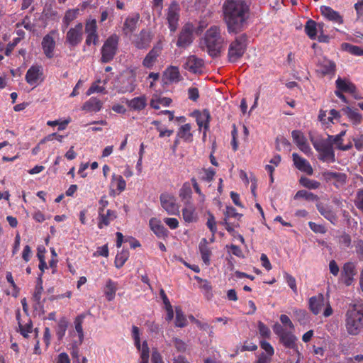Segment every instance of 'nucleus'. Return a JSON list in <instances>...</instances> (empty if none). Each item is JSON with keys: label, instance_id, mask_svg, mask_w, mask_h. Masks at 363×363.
Here are the masks:
<instances>
[{"label": "nucleus", "instance_id": "obj_1", "mask_svg": "<svg viewBox=\"0 0 363 363\" xmlns=\"http://www.w3.org/2000/svg\"><path fill=\"white\" fill-rule=\"evenodd\" d=\"M250 0H225L223 6L224 21L230 33H237L246 26L250 16Z\"/></svg>", "mask_w": 363, "mask_h": 363}, {"label": "nucleus", "instance_id": "obj_28", "mask_svg": "<svg viewBox=\"0 0 363 363\" xmlns=\"http://www.w3.org/2000/svg\"><path fill=\"white\" fill-rule=\"evenodd\" d=\"M126 104L130 110L140 111L147 106V98L144 95L137 96L130 100H127Z\"/></svg>", "mask_w": 363, "mask_h": 363}, {"label": "nucleus", "instance_id": "obj_10", "mask_svg": "<svg viewBox=\"0 0 363 363\" xmlns=\"http://www.w3.org/2000/svg\"><path fill=\"white\" fill-rule=\"evenodd\" d=\"M180 8L177 2H172L168 8L167 21L171 32H175L178 27Z\"/></svg>", "mask_w": 363, "mask_h": 363}, {"label": "nucleus", "instance_id": "obj_24", "mask_svg": "<svg viewBox=\"0 0 363 363\" xmlns=\"http://www.w3.org/2000/svg\"><path fill=\"white\" fill-rule=\"evenodd\" d=\"M355 267V264L352 262H347L343 266L341 278L347 286L351 285L354 280Z\"/></svg>", "mask_w": 363, "mask_h": 363}, {"label": "nucleus", "instance_id": "obj_2", "mask_svg": "<svg viewBox=\"0 0 363 363\" xmlns=\"http://www.w3.org/2000/svg\"><path fill=\"white\" fill-rule=\"evenodd\" d=\"M224 44V38L218 26H211L200 40V47L206 50L211 57H216L220 53Z\"/></svg>", "mask_w": 363, "mask_h": 363}, {"label": "nucleus", "instance_id": "obj_19", "mask_svg": "<svg viewBox=\"0 0 363 363\" xmlns=\"http://www.w3.org/2000/svg\"><path fill=\"white\" fill-rule=\"evenodd\" d=\"M291 136L294 142L303 153L308 155L311 152V149L307 143V140L300 130H293Z\"/></svg>", "mask_w": 363, "mask_h": 363}, {"label": "nucleus", "instance_id": "obj_51", "mask_svg": "<svg viewBox=\"0 0 363 363\" xmlns=\"http://www.w3.org/2000/svg\"><path fill=\"white\" fill-rule=\"evenodd\" d=\"M43 291V281H42V278H41V274H39L38 279H37V284L35 288V291L33 295V298L37 303H40V302Z\"/></svg>", "mask_w": 363, "mask_h": 363}, {"label": "nucleus", "instance_id": "obj_14", "mask_svg": "<svg viewBox=\"0 0 363 363\" xmlns=\"http://www.w3.org/2000/svg\"><path fill=\"white\" fill-rule=\"evenodd\" d=\"M203 65L204 63L202 59L198 58L195 55H190L186 59L183 67L189 72L197 74L202 72Z\"/></svg>", "mask_w": 363, "mask_h": 363}, {"label": "nucleus", "instance_id": "obj_17", "mask_svg": "<svg viewBox=\"0 0 363 363\" xmlns=\"http://www.w3.org/2000/svg\"><path fill=\"white\" fill-rule=\"evenodd\" d=\"M194 116L199 129L201 130L203 128V137H205L206 132L209 129V123L211 119L210 112L208 110L204 109L202 111H195Z\"/></svg>", "mask_w": 363, "mask_h": 363}, {"label": "nucleus", "instance_id": "obj_16", "mask_svg": "<svg viewBox=\"0 0 363 363\" xmlns=\"http://www.w3.org/2000/svg\"><path fill=\"white\" fill-rule=\"evenodd\" d=\"M152 41L151 33L147 30H142L140 33L135 36L134 45L140 50L146 49Z\"/></svg>", "mask_w": 363, "mask_h": 363}, {"label": "nucleus", "instance_id": "obj_34", "mask_svg": "<svg viewBox=\"0 0 363 363\" xmlns=\"http://www.w3.org/2000/svg\"><path fill=\"white\" fill-rule=\"evenodd\" d=\"M138 19L139 16L138 14L126 18L123 27V30L125 35L132 33L135 30Z\"/></svg>", "mask_w": 363, "mask_h": 363}, {"label": "nucleus", "instance_id": "obj_13", "mask_svg": "<svg viewBox=\"0 0 363 363\" xmlns=\"http://www.w3.org/2000/svg\"><path fill=\"white\" fill-rule=\"evenodd\" d=\"M162 46L161 43L155 45L146 55L143 60V65L145 68L152 69L157 62V57L161 54Z\"/></svg>", "mask_w": 363, "mask_h": 363}, {"label": "nucleus", "instance_id": "obj_27", "mask_svg": "<svg viewBox=\"0 0 363 363\" xmlns=\"http://www.w3.org/2000/svg\"><path fill=\"white\" fill-rule=\"evenodd\" d=\"M149 223L151 230L158 238H164L168 235V230L163 226L160 220L152 218Z\"/></svg>", "mask_w": 363, "mask_h": 363}, {"label": "nucleus", "instance_id": "obj_59", "mask_svg": "<svg viewBox=\"0 0 363 363\" xmlns=\"http://www.w3.org/2000/svg\"><path fill=\"white\" fill-rule=\"evenodd\" d=\"M308 225L311 230L315 233L325 234L326 233L325 228L322 225L311 221L308 223Z\"/></svg>", "mask_w": 363, "mask_h": 363}, {"label": "nucleus", "instance_id": "obj_49", "mask_svg": "<svg viewBox=\"0 0 363 363\" xmlns=\"http://www.w3.org/2000/svg\"><path fill=\"white\" fill-rule=\"evenodd\" d=\"M191 188L189 183H184L181 189H179V195L182 201H190L189 199L191 197Z\"/></svg>", "mask_w": 363, "mask_h": 363}, {"label": "nucleus", "instance_id": "obj_62", "mask_svg": "<svg viewBox=\"0 0 363 363\" xmlns=\"http://www.w3.org/2000/svg\"><path fill=\"white\" fill-rule=\"evenodd\" d=\"M276 142L279 149L282 147L286 148L287 150H290L291 144L289 141L284 137H278L276 140Z\"/></svg>", "mask_w": 363, "mask_h": 363}, {"label": "nucleus", "instance_id": "obj_41", "mask_svg": "<svg viewBox=\"0 0 363 363\" xmlns=\"http://www.w3.org/2000/svg\"><path fill=\"white\" fill-rule=\"evenodd\" d=\"M191 129V126L189 123L184 124L179 128L177 135L186 142H191L192 140Z\"/></svg>", "mask_w": 363, "mask_h": 363}, {"label": "nucleus", "instance_id": "obj_55", "mask_svg": "<svg viewBox=\"0 0 363 363\" xmlns=\"http://www.w3.org/2000/svg\"><path fill=\"white\" fill-rule=\"evenodd\" d=\"M260 347L266 352L264 353L266 356H269L270 357L273 356L274 353V348L268 342L264 340L260 341Z\"/></svg>", "mask_w": 363, "mask_h": 363}, {"label": "nucleus", "instance_id": "obj_45", "mask_svg": "<svg viewBox=\"0 0 363 363\" xmlns=\"http://www.w3.org/2000/svg\"><path fill=\"white\" fill-rule=\"evenodd\" d=\"M241 214L238 213L236 209L233 206H227L225 212V219L223 223L226 225V230L228 231L231 230V228L228 225L227 220L230 218H238L241 217Z\"/></svg>", "mask_w": 363, "mask_h": 363}, {"label": "nucleus", "instance_id": "obj_26", "mask_svg": "<svg viewBox=\"0 0 363 363\" xmlns=\"http://www.w3.org/2000/svg\"><path fill=\"white\" fill-rule=\"evenodd\" d=\"M318 72L323 75L334 74L336 65L334 62L330 60L323 57L319 60L318 63Z\"/></svg>", "mask_w": 363, "mask_h": 363}, {"label": "nucleus", "instance_id": "obj_47", "mask_svg": "<svg viewBox=\"0 0 363 363\" xmlns=\"http://www.w3.org/2000/svg\"><path fill=\"white\" fill-rule=\"evenodd\" d=\"M342 49L355 56H363V48L347 43L342 44Z\"/></svg>", "mask_w": 363, "mask_h": 363}, {"label": "nucleus", "instance_id": "obj_38", "mask_svg": "<svg viewBox=\"0 0 363 363\" xmlns=\"http://www.w3.org/2000/svg\"><path fill=\"white\" fill-rule=\"evenodd\" d=\"M135 346L137 347L138 352H140V363H148L150 357V349L147 341H143L142 344L139 342L138 345H135Z\"/></svg>", "mask_w": 363, "mask_h": 363}, {"label": "nucleus", "instance_id": "obj_36", "mask_svg": "<svg viewBox=\"0 0 363 363\" xmlns=\"http://www.w3.org/2000/svg\"><path fill=\"white\" fill-rule=\"evenodd\" d=\"M342 111L347 116L348 119L352 123L353 125H357L361 123L362 116L357 110H354L350 107H345L342 108Z\"/></svg>", "mask_w": 363, "mask_h": 363}, {"label": "nucleus", "instance_id": "obj_35", "mask_svg": "<svg viewBox=\"0 0 363 363\" xmlns=\"http://www.w3.org/2000/svg\"><path fill=\"white\" fill-rule=\"evenodd\" d=\"M118 289V284L111 279L106 281L104 291L106 298L108 301H113L116 296V292Z\"/></svg>", "mask_w": 363, "mask_h": 363}, {"label": "nucleus", "instance_id": "obj_48", "mask_svg": "<svg viewBox=\"0 0 363 363\" xmlns=\"http://www.w3.org/2000/svg\"><path fill=\"white\" fill-rule=\"evenodd\" d=\"M176 318L175 325L179 328H184L187 325L186 315L180 307L175 308Z\"/></svg>", "mask_w": 363, "mask_h": 363}, {"label": "nucleus", "instance_id": "obj_31", "mask_svg": "<svg viewBox=\"0 0 363 363\" xmlns=\"http://www.w3.org/2000/svg\"><path fill=\"white\" fill-rule=\"evenodd\" d=\"M280 342L284 345L285 347L293 349L296 351L298 350L297 345H296V337L291 333L287 331L280 337Z\"/></svg>", "mask_w": 363, "mask_h": 363}, {"label": "nucleus", "instance_id": "obj_5", "mask_svg": "<svg viewBox=\"0 0 363 363\" xmlns=\"http://www.w3.org/2000/svg\"><path fill=\"white\" fill-rule=\"evenodd\" d=\"M246 36L240 35L233 41L228 48V57L230 62H235L241 58L246 50Z\"/></svg>", "mask_w": 363, "mask_h": 363}, {"label": "nucleus", "instance_id": "obj_23", "mask_svg": "<svg viewBox=\"0 0 363 363\" xmlns=\"http://www.w3.org/2000/svg\"><path fill=\"white\" fill-rule=\"evenodd\" d=\"M292 158L294 166L299 171L308 175H311L313 174V168L311 164L306 159L300 157L297 153H293Z\"/></svg>", "mask_w": 363, "mask_h": 363}, {"label": "nucleus", "instance_id": "obj_4", "mask_svg": "<svg viewBox=\"0 0 363 363\" xmlns=\"http://www.w3.org/2000/svg\"><path fill=\"white\" fill-rule=\"evenodd\" d=\"M119 36L116 34L110 35L104 42L101 49V60L104 63L111 62L117 53Z\"/></svg>", "mask_w": 363, "mask_h": 363}, {"label": "nucleus", "instance_id": "obj_58", "mask_svg": "<svg viewBox=\"0 0 363 363\" xmlns=\"http://www.w3.org/2000/svg\"><path fill=\"white\" fill-rule=\"evenodd\" d=\"M338 242L343 247H348L351 245V237L348 234L343 233L338 237Z\"/></svg>", "mask_w": 363, "mask_h": 363}, {"label": "nucleus", "instance_id": "obj_54", "mask_svg": "<svg viewBox=\"0 0 363 363\" xmlns=\"http://www.w3.org/2000/svg\"><path fill=\"white\" fill-rule=\"evenodd\" d=\"M284 278L288 286L293 291V292L297 294L298 290L296 286V279L287 272L284 273Z\"/></svg>", "mask_w": 363, "mask_h": 363}, {"label": "nucleus", "instance_id": "obj_15", "mask_svg": "<svg viewBox=\"0 0 363 363\" xmlns=\"http://www.w3.org/2000/svg\"><path fill=\"white\" fill-rule=\"evenodd\" d=\"M96 21L95 19L90 20L86 22L85 26V32L86 33V44L90 45L91 44L96 45L99 35L96 33Z\"/></svg>", "mask_w": 363, "mask_h": 363}, {"label": "nucleus", "instance_id": "obj_57", "mask_svg": "<svg viewBox=\"0 0 363 363\" xmlns=\"http://www.w3.org/2000/svg\"><path fill=\"white\" fill-rule=\"evenodd\" d=\"M105 91L104 86H101L97 84L96 82H94L91 84V86L86 91V96H90L94 93H104Z\"/></svg>", "mask_w": 363, "mask_h": 363}, {"label": "nucleus", "instance_id": "obj_60", "mask_svg": "<svg viewBox=\"0 0 363 363\" xmlns=\"http://www.w3.org/2000/svg\"><path fill=\"white\" fill-rule=\"evenodd\" d=\"M206 225H207L208 228H209V230H211V232L212 233V234H215L216 233V230H217L216 222L215 220V217L213 216V214H211V213L208 214V218Z\"/></svg>", "mask_w": 363, "mask_h": 363}, {"label": "nucleus", "instance_id": "obj_42", "mask_svg": "<svg viewBox=\"0 0 363 363\" xmlns=\"http://www.w3.org/2000/svg\"><path fill=\"white\" fill-rule=\"evenodd\" d=\"M172 99L167 97L152 98L150 101V106L155 109H159L160 106L167 107L170 105Z\"/></svg>", "mask_w": 363, "mask_h": 363}, {"label": "nucleus", "instance_id": "obj_18", "mask_svg": "<svg viewBox=\"0 0 363 363\" xmlns=\"http://www.w3.org/2000/svg\"><path fill=\"white\" fill-rule=\"evenodd\" d=\"M326 301L323 294H319L316 296L311 297L308 300V307L310 311L314 314L318 315L322 311L323 306L326 303Z\"/></svg>", "mask_w": 363, "mask_h": 363}, {"label": "nucleus", "instance_id": "obj_39", "mask_svg": "<svg viewBox=\"0 0 363 363\" xmlns=\"http://www.w3.org/2000/svg\"><path fill=\"white\" fill-rule=\"evenodd\" d=\"M84 318H85V315L81 314V315L77 316L74 321V328H75L76 332L77 333L78 337H79V344L82 343V342L84 340V334L83 328H82V325H83Z\"/></svg>", "mask_w": 363, "mask_h": 363}, {"label": "nucleus", "instance_id": "obj_9", "mask_svg": "<svg viewBox=\"0 0 363 363\" xmlns=\"http://www.w3.org/2000/svg\"><path fill=\"white\" fill-rule=\"evenodd\" d=\"M84 26L82 23L71 28L66 34V42L72 47H76L81 43L83 39Z\"/></svg>", "mask_w": 363, "mask_h": 363}, {"label": "nucleus", "instance_id": "obj_52", "mask_svg": "<svg viewBox=\"0 0 363 363\" xmlns=\"http://www.w3.org/2000/svg\"><path fill=\"white\" fill-rule=\"evenodd\" d=\"M68 326V323L65 318L60 319L57 328V336L59 340H62L65 335V333Z\"/></svg>", "mask_w": 363, "mask_h": 363}, {"label": "nucleus", "instance_id": "obj_22", "mask_svg": "<svg viewBox=\"0 0 363 363\" xmlns=\"http://www.w3.org/2000/svg\"><path fill=\"white\" fill-rule=\"evenodd\" d=\"M182 217L184 220L188 223L197 221L198 215L196 211V208L191 201L184 202V207L182 209Z\"/></svg>", "mask_w": 363, "mask_h": 363}, {"label": "nucleus", "instance_id": "obj_8", "mask_svg": "<svg viewBox=\"0 0 363 363\" xmlns=\"http://www.w3.org/2000/svg\"><path fill=\"white\" fill-rule=\"evenodd\" d=\"M162 207L169 215L179 214V206L175 196L169 193H162L160 196Z\"/></svg>", "mask_w": 363, "mask_h": 363}, {"label": "nucleus", "instance_id": "obj_56", "mask_svg": "<svg viewBox=\"0 0 363 363\" xmlns=\"http://www.w3.org/2000/svg\"><path fill=\"white\" fill-rule=\"evenodd\" d=\"M258 330L262 337L268 338L270 337L271 331L269 328L261 321L258 322Z\"/></svg>", "mask_w": 363, "mask_h": 363}, {"label": "nucleus", "instance_id": "obj_6", "mask_svg": "<svg viewBox=\"0 0 363 363\" xmlns=\"http://www.w3.org/2000/svg\"><path fill=\"white\" fill-rule=\"evenodd\" d=\"M313 145L319 153L320 160L323 162H333L335 161V152L330 141H325L324 139L312 140Z\"/></svg>", "mask_w": 363, "mask_h": 363}, {"label": "nucleus", "instance_id": "obj_46", "mask_svg": "<svg viewBox=\"0 0 363 363\" xmlns=\"http://www.w3.org/2000/svg\"><path fill=\"white\" fill-rule=\"evenodd\" d=\"M305 32L311 39H315L317 36V23L315 21L311 19L308 20L305 26Z\"/></svg>", "mask_w": 363, "mask_h": 363}, {"label": "nucleus", "instance_id": "obj_50", "mask_svg": "<svg viewBox=\"0 0 363 363\" xmlns=\"http://www.w3.org/2000/svg\"><path fill=\"white\" fill-rule=\"evenodd\" d=\"M304 199L305 200L314 201L318 199V197L313 193L306 191L300 190L296 192L294 196V199Z\"/></svg>", "mask_w": 363, "mask_h": 363}, {"label": "nucleus", "instance_id": "obj_11", "mask_svg": "<svg viewBox=\"0 0 363 363\" xmlns=\"http://www.w3.org/2000/svg\"><path fill=\"white\" fill-rule=\"evenodd\" d=\"M56 30H52L48 34L45 35L42 40V48L45 56L51 59L54 56V50L55 48V41L53 35L57 34Z\"/></svg>", "mask_w": 363, "mask_h": 363}, {"label": "nucleus", "instance_id": "obj_29", "mask_svg": "<svg viewBox=\"0 0 363 363\" xmlns=\"http://www.w3.org/2000/svg\"><path fill=\"white\" fill-rule=\"evenodd\" d=\"M317 208L319 213L333 224H335L337 221L336 213L333 211L332 207L325 206L322 203L317 204Z\"/></svg>", "mask_w": 363, "mask_h": 363}, {"label": "nucleus", "instance_id": "obj_44", "mask_svg": "<svg viewBox=\"0 0 363 363\" xmlns=\"http://www.w3.org/2000/svg\"><path fill=\"white\" fill-rule=\"evenodd\" d=\"M324 177L328 181H336L340 183H344L346 179L345 174L336 172H326L324 173Z\"/></svg>", "mask_w": 363, "mask_h": 363}, {"label": "nucleus", "instance_id": "obj_63", "mask_svg": "<svg viewBox=\"0 0 363 363\" xmlns=\"http://www.w3.org/2000/svg\"><path fill=\"white\" fill-rule=\"evenodd\" d=\"M340 118L339 111L335 109H331L328 113V121L330 123H335V121H338Z\"/></svg>", "mask_w": 363, "mask_h": 363}, {"label": "nucleus", "instance_id": "obj_20", "mask_svg": "<svg viewBox=\"0 0 363 363\" xmlns=\"http://www.w3.org/2000/svg\"><path fill=\"white\" fill-rule=\"evenodd\" d=\"M320 11L321 14L327 20L337 24L343 23L342 16L339 12L333 10L331 7L328 6H322L320 8Z\"/></svg>", "mask_w": 363, "mask_h": 363}, {"label": "nucleus", "instance_id": "obj_21", "mask_svg": "<svg viewBox=\"0 0 363 363\" xmlns=\"http://www.w3.org/2000/svg\"><path fill=\"white\" fill-rule=\"evenodd\" d=\"M182 79L179 69L176 66L168 67L163 73V80L165 83H178Z\"/></svg>", "mask_w": 363, "mask_h": 363}, {"label": "nucleus", "instance_id": "obj_25", "mask_svg": "<svg viewBox=\"0 0 363 363\" xmlns=\"http://www.w3.org/2000/svg\"><path fill=\"white\" fill-rule=\"evenodd\" d=\"M98 217V228L102 229L108 226L117 218V213L115 211L108 209L106 212H99Z\"/></svg>", "mask_w": 363, "mask_h": 363}, {"label": "nucleus", "instance_id": "obj_30", "mask_svg": "<svg viewBox=\"0 0 363 363\" xmlns=\"http://www.w3.org/2000/svg\"><path fill=\"white\" fill-rule=\"evenodd\" d=\"M199 252L201 255V259L206 265H209L211 263V250L208 247V242L206 238H203L199 243Z\"/></svg>", "mask_w": 363, "mask_h": 363}, {"label": "nucleus", "instance_id": "obj_7", "mask_svg": "<svg viewBox=\"0 0 363 363\" xmlns=\"http://www.w3.org/2000/svg\"><path fill=\"white\" fill-rule=\"evenodd\" d=\"M45 79L43 67L41 65L35 64L30 66L25 75L26 82L33 88L41 84Z\"/></svg>", "mask_w": 363, "mask_h": 363}, {"label": "nucleus", "instance_id": "obj_32", "mask_svg": "<svg viewBox=\"0 0 363 363\" xmlns=\"http://www.w3.org/2000/svg\"><path fill=\"white\" fill-rule=\"evenodd\" d=\"M337 88L341 91L354 94L356 92V86L350 81L338 77L335 81Z\"/></svg>", "mask_w": 363, "mask_h": 363}, {"label": "nucleus", "instance_id": "obj_33", "mask_svg": "<svg viewBox=\"0 0 363 363\" xmlns=\"http://www.w3.org/2000/svg\"><path fill=\"white\" fill-rule=\"evenodd\" d=\"M101 101L96 97H91L84 104L82 110L88 112H98L101 110Z\"/></svg>", "mask_w": 363, "mask_h": 363}, {"label": "nucleus", "instance_id": "obj_61", "mask_svg": "<svg viewBox=\"0 0 363 363\" xmlns=\"http://www.w3.org/2000/svg\"><path fill=\"white\" fill-rule=\"evenodd\" d=\"M354 203L356 207L363 212V189L357 192Z\"/></svg>", "mask_w": 363, "mask_h": 363}, {"label": "nucleus", "instance_id": "obj_3", "mask_svg": "<svg viewBox=\"0 0 363 363\" xmlns=\"http://www.w3.org/2000/svg\"><path fill=\"white\" fill-rule=\"evenodd\" d=\"M345 328L350 335H357L363 330V302L349 306L345 313Z\"/></svg>", "mask_w": 363, "mask_h": 363}, {"label": "nucleus", "instance_id": "obj_64", "mask_svg": "<svg viewBox=\"0 0 363 363\" xmlns=\"http://www.w3.org/2000/svg\"><path fill=\"white\" fill-rule=\"evenodd\" d=\"M354 147L358 151L363 150V135H359L354 138Z\"/></svg>", "mask_w": 363, "mask_h": 363}, {"label": "nucleus", "instance_id": "obj_12", "mask_svg": "<svg viewBox=\"0 0 363 363\" xmlns=\"http://www.w3.org/2000/svg\"><path fill=\"white\" fill-rule=\"evenodd\" d=\"M193 29L189 25L184 26L178 37L177 46L182 48H186L193 42Z\"/></svg>", "mask_w": 363, "mask_h": 363}, {"label": "nucleus", "instance_id": "obj_37", "mask_svg": "<svg viewBox=\"0 0 363 363\" xmlns=\"http://www.w3.org/2000/svg\"><path fill=\"white\" fill-rule=\"evenodd\" d=\"M79 14V9H69L66 11L62 19V30L67 28L69 24L77 18Z\"/></svg>", "mask_w": 363, "mask_h": 363}, {"label": "nucleus", "instance_id": "obj_40", "mask_svg": "<svg viewBox=\"0 0 363 363\" xmlns=\"http://www.w3.org/2000/svg\"><path fill=\"white\" fill-rule=\"evenodd\" d=\"M111 186L113 188H116L118 191V193H121L125 190L126 182L122 176L113 174L112 175Z\"/></svg>", "mask_w": 363, "mask_h": 363}, {"label": "nucleus", "instance_id": "obj_53", "mask_svg": "<svg viewBox=\"0 0 363 363\" xmlns=\"http://www.w3.org/2000/svg\"><path fill=\"white\" fill-rule=\"evenodd\" d=\"M300 183L302 186L309 189H316L320 186V183L318 182L310 179L307 177H301Z\"/></svg>", "mask_w": 363, "mask_h": 363}, {"label": "nucleus", "instance_id": "obj_43", "mask_svg": "<svg viewBox=\"0 0 363 363\" xmlns=\"http://www.w3.org/2000/svg\"><path fill=\"white\" fill-rule=\"evenodd\" d=\"M128 257L129 252L127 250H122L121 252H118L114 261L115 267L118 269L122 267Z\"/></svg>", "mask_w": 363, "mask_h": 363}]
</instances>
